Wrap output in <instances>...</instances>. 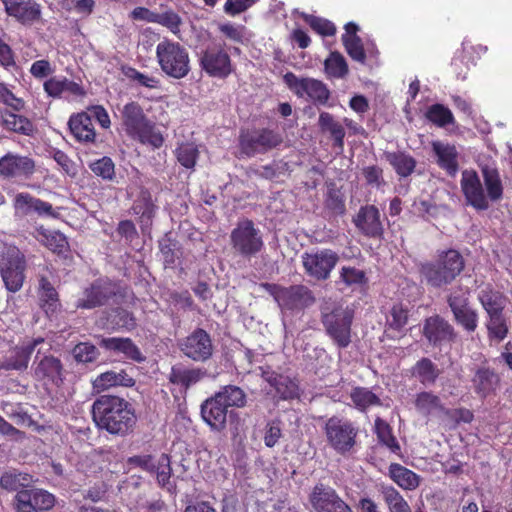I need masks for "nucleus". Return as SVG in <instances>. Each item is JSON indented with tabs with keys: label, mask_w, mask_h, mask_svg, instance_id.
<instances>
[{
	"label": "nucleus",
	"mask_w": 512,
	"mask_h": 512,
	"mask_svg": "<svg viewBox=\"0 0 512 512\" xmlns=\"http://www.w3.org/2000/svg\"><path fill=\"white\" fill-rule=\"evenodd\" d=\"M39 240L51 251L63 254L67 251L68 242L64 234L59 231L40 230Z\"/></svg>",
	"instance_id": "51"
},
{
	"label": "nucleus",
	"mask_w": 512,
	"mask_h": 512,
	"mask_svg": "<svg viewBox=\"0 0 512 512\" xmlns=\"http://www.w3.org/2000/svg\"><path fill=\"white\" fill-rule=\"evenodd\" d=\"M422 335L434 347H442L456 341L458 333L444 317L435 314L424 320Z\"/></svg>",
	"instance_id": "14"
},
{
	"label": "nucleus",
	"mask_w": 512,
	"mask_h": 512,
	"mask_svg": "<svg viewBox=\"0 0 512 512\" xmlns=\"http://www.w3.org/2000/svg\"><path fill=\"white\" fill-rule=\"evenodd\" d=\"M318 125L323 133H328L333 140V147L339 151L344 149V138L346 135L343 125L335 120L329 112H321Z\"/></svg>",
	"instance_id": "33"
},
{
	"label": "nucleus",
	"mask_w": 512,
	"mask_h": 512,
	"mask_svg": "<svg viewBox=\"0 0 512 512\" xmlns=\"http://www.w3.org/2000/svg\"><path fill=\"white\" fill-rule=\"evenodd\" d=\"M261 286L273 297L281 310L299 312L316 301L313 292L302 284L285 287L278 284L262 283Z\"/></svg>",
	"instance_id": "8"
},
{
	"label": "nucleus",
	"mask_w": 512,
	"mask_h": 512,
	"mask_svg": "<svg viewBox=\"0 0 512 512\" xmlns=\"http://www.w3.org/2000/svg\"><path fill=\"white\" fill-rule=\"evenodd\" d=\"M425 118L439 128H444L456 123L452 111L441 103L430 105L425 112Z\"/></svg>",
	"instance_id": "46"
},
{
	"label": "nucleus",
	"mask_w": 512,
	"mask_h": 512,
	"mask_svg": "<svg viewBox=\"0 0 512 512\" xmlns=\"http://www.w3.org/2000/svg\"><path fill=\"white\" fill-rule=\"evenodd\" d=\"M345 33L341 36L342 44L349 57L360 63H366V52L362 39L357 35L359 26L354 22H348L344 26Z\"/></svg>",
	"instance_id": "27"
},
{
	"label": "nucleus",
	"mask_w": 512,
	"mask_h": 512,
	"mask_svg": "<svg viewBox=\"0 0 512 512\" xmlns=\"http://www.w3.org/2000/svg\"><path fill=\"white\" fill-rule=\"evenodd\" d=\"M120 287L107 278H99L86 287L76 301L78 309H95L116 302Z\"/></svg>",
	"instance_id": "9"
},
{
	"label": "nucleus",
	"mask_w": 512,
	"mask_h": 512,
	"mask_svg": "<svg viewBox=\"0 0 512 512\" xmlns=\"http://www.w3.org/2000/svg\"><path fill=\"white\" fill-rule=\"evenodd\" d=\"M155 23L168 28L173 34H178L182 19L174 11L168 10L163 13H156Z\"/></svg>",
	"instance_id": "60"
},
{
	"label": "nucleus",
	"mask_w": 512,
	"mask_h": 512,
	"mask_svg": "<svg viewBox=\"0 0 512 512\" xmlns=\"http://www.w3.org/2000/svg\"><path fill=\"white\" fill-rule=\"evenodd\" d=\"M303 19L313 31L321 36H334L337 32L335 24L328 19L309 14L304 15Z\"/></svg>",
	"instance_id": "55"
},
{
	"label": "nucleus",
	"mask_w": 512,
	"mask_h": 512,
	"mask_svg": "<svg viewBox=\"0 0 512 512\" xmlns=\"http://www.w3.org/2000/svg\"><path fill=\"white\" fill-rule=\"evenodd\" d=\"M111 324L117 328L132 330L136 327V320L133 314L125 309L117 308L111 315Z\"/></svg>",
	"instance_id": "63"
},
{
	"label": "nucleus",
	"mask_w": 512,
	"mask_h": 512,
	"mask_svg": "<svg viewBox=\"0 0 512 512\" xmlns=\"http://www.w3.org/2000/svg\"><path fill=\"white\" fill-rule=\"evenodd\" d=\"M9 16L15 17L23 25H31L40 19L41 9L33 0H2Z\"/></svg>",
	"instance_id": "22"
},
{
	"label": "nucleus",
	"mask_w": 512,
	"mask_h": 512,
	"mask_svg": "<svg viewBox=\"0 0 512 512\" xmlns=\"http://www.w3.org/2000/svg\"><path fill=\"white\" fill-rule=\"evenodd\" d=\"M120 114L122 126L129 136L155 148L163 144L162 135L155 131L153 123L145 116L137 102L124 105Z\"/></svg>",
	"instance_id": "5"
},
{
	"label": "nucleus",
	"mask_w": 512,
	"mask_h": 512,
	"mask_svg": "<svg viewBox=\"0 0 512 512\" xmlns=\"http://www.w3.org/2000/svg\"><path fill=\"white\" fill-rule=\"evenodd\" d=\"M323 431L329 447L337 454L347 456L354 451L359 431L351 420L334 415L326 420Z\"/></svg>",
	"instance_id": "7"
},
{
	"label": "nucleus",
	"mask_w": 512,
	"mask_h": 512,
	"mask_svg": "<svg viewBox=\"0 0 512 512\" xmlns=\"http://www.w3.org/2000/svg\"><path fill=\"white\" fill-rule=\"evenodd\" d=\"M92 418L100 430L124 437L130 434L137 422L131 403L115 395H101L93 402Z\"/></svg>",
	"instance_id": "1"
},
{
	"label": "nucleus",
	"mask_w": 512,
	"mask_h": 512,
	"mask_svg": "<svg viewBox=\"0 0 512 512\" xmlns=\"http://www.w3.org/2000/svg\"><path fill=\"white\" fill-rule=\"evenodd\" d=\"M159 248L165 265H174L178 258V243L166 235L159 241Z\"/></svg>",
	"instance_id": "61"
},
{
	"label": "nucleus",
	"mask_w": 512,
	"mask_h": 512,
	"mask_svg": "<svg viewBox=\"0 0 512 512\" xmlns=\"http://www.w3.org/2000/svg\"><path fill=\"white\" fill-rule=\"evenodd\" d=\"M286 86L297 96L307 95L311 100L320 105H325L330 97V91L326 84L313 78H298L293 72L283 75Z\"/></svg>",
	"instance_id": "11"
},
{
	"label": "nucleus",
	"mask_w": 512,
	"mask_h": 512,
	"mask_svg": "<svg viewBox=\"0 0 512 512\" xmlns=\"http://www.w3.org/2000/svg\"><path fill=\"white\" fill-rule=\"evenodd\" d=\"M35 171V162L27 156L7 153L0 158V175L8 178L29 177Z\"/></svg>",
	"instance_id": "20"
},
{
	"label": "nucleus",
	"mask_w": 512,
	"mask_h": 512,
	"mask_svg": "<svg viewBox=\"0 0 512 512\" xmlns=\"http://www.w3.org/2000/svg\"><path fill=\"white\" fill-rule=\"evenodd\" d=\"M39 295L42 308L47 316L51 317L60 306L58 293L49 280L43 276L39 279Z\"/></svg>",
	"instance_id": "45"
},
{
	"label": "nucleus",
	"mask_w": 512,
	"mask_h": 512,
	"mask_svg": "<svg viewBox=\"0 0 512 512\" xmlns=\"http://www.w3.org/2000/svg\"><path fill=\"white\" fill-rule=\"evenodd\" d=\"M375 433L378 441L388 447L392 452L400 450V445L393 435L392 428L385 420L381 418L375 420Z\"/></svg>",
	"instance_id": "52"
},
{
	"label": "nucleus",
	"mask_w": 512,
	"mask_h": 512,
	"mask_svg": "<svg viewBox=\"0 0 512 512\" xmlns=\"http://www.w3.org/2000/svg\"><path fill=\"white\" fill-rule=\"evenodd\" d=\"M215 395L229 407H243L246 403V394L238 386L226 385L216 392Z\"/></svg>",
	"instance_id": "50"
},
{
	"label": "nucleus",
	"mask_w": 512,
	"mask_h": 512,
	"mask_svg": "<svg viewBox=\"0 0 512 512\" xmlns=\"http://www.w3.org/2000/svg\"><path fill=\"white\" fill-rule=\"evenodd\" d=\"M206 375V370L201 368L187 369L182 366H173L169 380L173 384L181 385L185 389L196 384Z\"/></svg>",
	"instance_id": "42"
},
{
	"label": "nucleus",
	"mask_w": 512,
	"mask_h": 512,
	"mask_svg": "<svg viewBox=\"0 0 512 512\" xmlns=\"http://www.w3.org/2000/svg\"><path fill=\"white\" fill-rule=\"evenodd\" d=\"M350 398L355 408L361 412H365L372 406H380L381 399L373 393L369 388L357 386L350 392Z\"/></svg>",
	"instance_id": "47"
},
{
	"label": "nucleus",
	"mask_w": 512,
	"mask_h": 512,
	"mask_svg": "<svg viewBox=\"0 0 512 512\" xmlns=\"http://www.w3.org/2000/svg\"><path fill=\"white\" fill-rule=\"evenodd\" d=\"M384 156L399 177L407 178L414 173L417 161L407 152H385Z\"/></svg>",
	"instance_id": "37"
},
{
	"label": "nucleus",
	"mask_w": 512,
	"mask_h": 512,
	"mask_svg": "<svg viewBox=\"0 0 512 512\" xmlns=\"http://www.w3.org/2000/svg\"><path fill=\"white\" fill-rule=\"evenodd\" d=\"M56 503L55 496L40 488L18 491L13 498L15 512H43L51 510Z\"/></svg>",
	"instance_id": "12"
},
{
	"label": "nucleus",
	"mask_w": 512,
	"mask_h": 512,
	"mask_svg": "<svg viewBox=\"0 0 512 512\" xmlns=\"http://www.w3.org/2000/svg\"><path fill=\"white\" fill-rule=\"evenodd\" d=\"M455 322L468 333L474 332L478 327V314L470 306L452 312Z\"/></svg>",
	"instance_id": "54"
},
{
	"label": "nucleus",
	"mask_w": 512,
	"mask_h": 512,
	"mask_svg": "<svg viewBox=\"0 0 512 512\" xmlns=\"http://www.w3.org/2000/svg\"><path fill=\"white\" fill-rule=\"evenodd\" d=\"M14 208L16 213L22 216H28L32 213H36L39 216H57L50 203L36 198L29 193L17 194L14 199Z\"/></svg>",
	"instance_id": "26"
},
{
	"label": "nucleus",
	"mask_w": 512,
	"mask_h": 512,
	"mask_svg": "<svg viewBox=\"0 0 512 512\" xmlns=\"http://www.w3.org/2000/svg\"><path fill=\"white\" fill-rule=\"evenodd\" d=\"M339 282L351 291H366L369 278L364 270L354 266H343L339 271Z\"/></svg>",
	"instance_id": "35"
},
{
	"label": "nucleus",
	"mask_w": 512,
	"mask_h": 512,
	"mask_svg": "<svg viewBox=\"0 0 512 512\" xmlns=\"http://www.w3.org/2000/svg\"><path fill=\"white\" fill-rule=\"evenodd\" d=\"M478 300L488 316L502 313L505 307V296L492 285L487 284L478 294Z\"/></svg>",
	"instance_id": "39"
},
{
	"label": "nucleus",
	"mask_w": 512,
	"mask_h": 512,
	"mask_svg": "<svg viewBox=\"0 0 512 512\" xmlns=\"http://www.w3.org/2000/svg\"><path fill=\"white\" fill-rule=\"evenodd\" d=\"M134 384V379L125 370L104 372L93 381L94 388L98 390H106L114 386L132 387Z\"/></svg>",
	"instance_id": "41"
},
{
	"label": "nucleus",
	"mask_w": 512,
	"mask_h": 512,
	"mask_svg": "<svg viewBox=\"0 0 512 512\" xmlns=\"http://www.w3.org/2000/svg\"><path fill=\"white\" fill-rule=\"evenodd\" d=\"M339 257L330 249H323L314 253H304L302 263L306 274L316 280H326L336 266Z\"/></svg>",
	"instance_id": "15"
},
{
	"label": "nucleus",
	"mask_w": 512,
	"mask_h": 512,
	"mask_svg": "<svg viewBox=\"0 0 512 512\" xmlns=\"http://www.w3.org/2000/svg\"><path fill=\"white\" fill-rule=\"evenodd\" d=\"M481 174L487 195H485L483 185L475 170H464L460 185L466 204L478 211H485L490 206L489 201L498 202L502 199L504 187L496 167L482 166Z\"/></svg>",
	"instance_id": "2"
},
{
	"label": "nucleus",
	"mask_w": 512,
	"mask_h": 512,
	"mask_svg": "<svg viewBox=\"0 0 512 512\" xmlns=\"http://www.w3.org/2000/svg\"><path fill=\"white\" fill-rule=\"evenodd\" d=\"M92 172L104 180H112L115 175L114 163L109 157H102L90 164Z\"/></svg>",
	"instance_id": "62"
},
{
	"label": "nucleus",
	"mask_w": 512,
	"mask_h": 512,
	"mask_svg": "<svg viewBox=\"0 0 512 512\" xmlns=\"http://www.w3.org/2000/svg\"><path fill=\"white\" fill-rule=\"evenodd\" d=\"M157 476L158 484L166 486L169 484L170 477L172 474L170 458L167 454H162L157 463H155V472Z\"/></svg>",
	"instance_id": "64"
},
{
	"label": "nucleus",
	"mask_w": 512,
	"mask_h": 512,
	"mask_svg": "<svg viewBox=\"0 0 512 512\" xmlns=\"http://www.w3.org/2000/svg\"><path fill=\"white\" fill-rule=\"evenodd\" d=\"M227 411L228 408L215 394L201 404L202 419L214 431L220 432L226 427Z\"/></svg>",
	"instance_id": "23"
},
{
	"label": "nucleus",
	"mask_w": 512,
	"mask_h": 512,
	"mask_svg": "<svg viewBox=\"0 0 512 512\" xmlns=\"http://www.w3.org/2000/svg\"><path fill=\"white\" fill-rule=\"evenodd\" d=\"M465 259L453 248L438 251L436 257L419 265V274L427 286L442 289L451 285L464 271Z\"/></svg>",
	"instance_id": "3"
},
{
	"label": "nucleus",
	"mask_w": 512,
	"mask_h": 512,
	"mask_svg": "<svg viewBox=\"0 0 512 512\" xmlns=\"http://www.w3.org/2000/svg\"><path fill=\"white\" fill-rule=\"evenodd\" d=\"M183 354L193 361H206L213 353V344L210 335L201 328L195 329L190 335L179 342Z\"/></svg>",
	"instance_id": "16"
},
{
	"label": "nucleus",
	"mask_w": 512,
	"mask_h": 512,
	"mask_svg": "<svg viewBox=\"0 0 512 512\" xmlns=\"http://www.w3.org/2000/svg\"><path fill=\"white\" fill-rule=\"evenodd\" d=\"M324 69L329 78L342 79L349 73L348 64L344 56L338 51L331 52L325 59Z\"/></svg>",
	"instance_id": "48"
},
{
	"label": "nucleus",
	"mask_w": 512,
	"mask_h": 512,
	"mask_svg": "<svg viewBox=\"0 0 512 512\" xmlns=\"http://www.w3.org/2000/svg\"><path fill=\"white\" fill-rule=\"evenodd\" d=\"M231 239L234 248L242 255L248 256L256 251V232L251 220L239 222L232 231Z\"/></svg>",
	"instance_id": "25"
},
{
	"label": "nucleus",
	"mask_w": 512,
	"mask_h": 512,
	"mask_svg": "<svg viewBox=\"0 0 512 512\" xmlns=\"http://www.w3.org/2000/svg\"><path fill=\"white\" fill-rule=\"evenodd\" d=\"M474 392L481 398L494 394L500 385L498 373L489 366L477 367L471 379Z\"/></svg>",
	"instance_id": "24"
},
{
	"label": "nucleus",
	"mask_w": 512,
	"mask_h": 512,
	"mask_svg": "<svg viewBox=\"0 0 512 512\" xmlns=\"http://www.w3.org/2000/svg\"><path fill=\"white\" fill-rule=\"evenodd\" d=\"M0 115L5 129L23 135L33 133L34 125L27 117L15 114L7 109L1 110Z\"/></svg>",
	"instance_id": "44"
},
{
	"label": "nucleus",
	"mask_w": 512,
	"mask_h": 512,
	"mask_svg": "<svg viewBox=\"0 0 512 512\" xmlns=\"http://www.w3.org/2000/svg\"><path fill=\"white\" fill-rule=\"evenodd\" d=\"M68 126L71 134L79 142H94L95 131L92 119L86 112H81L72 115L68 121Z\"/></svg>",
	"instance_id": "32"
},
{
	"label": "nucleus",
	"mask_w": 512,
	"mask_h": 512,
	"mask_svg": "<svg viewBox=\"0 0 512 512\" xmlns=\"http://www.w3.org/2000/svg\"><path fill=\"white\" fill-rule=\"evenodd\" d=\"M409 320V309L403 303H394L386 316L388 329L400 332L407 325Z\"/></svg>",
	"instance_id": "49"
},
{
	"label": "nucleus",
	"mask_w": 512,
	"mask_h": 512,
	"mask_svg": "<svg viewBox=\"0 0 512 512\" xmlns=\"http://www.w3.org/2000/svg\"><path fill=\"white\" fill-rule=\"evenodd\" d=\"M388 475L400 488L409 491L417 489L421 481L418 474L399 463L389 465Z\"/></svg>",
	"instance_id": "34"
},
{
	"label": "nucleus",
	"mask_w": 512,
	"mask_h": 512,
	"mask_svg": "<svg viewBox=\"0 0 512 512\" xmlns=\"http://www.w3.org/2000/svg\"><path fill=\"white\" fill-rule=\"evenodd\" d=\"M309 502L315 512H353L337 491L324 483H317L312 488Z\"/></svg>",
	"instance_id": "13"
},
{
	"label": "nucleus",
	"mask_w": 512,
	"mask_h": 512,
	"mask_svg": "<svg viewBox=\"0 0 512 512\" xmlns=\"http://www.w3.org/2000/svg\"><path fill=\"white\" fill-rule=\"evenodd\" d=\"M382 494L390 512H411V508L407 501L394 487H384Z\"/></svg>",
	"instance_id": "53"
},
{
	"label": "nucleus",
	"mask_w": 512,
	"mask_h": 512,
	"mask_svg": "<svg viewBox=\"0 0 512 512\" xmlns=\"http://www.w3.org/2000/svg\"><path fill=\"white\" fill-rule=\"evenodd\" d=\"M354 310L340 303H326L321 307V323L326 334L339 348L351 343V327Z\"/></svg>",
	"instance_id": "4"
},
{
	"label": "nucleus",
	"mask_w": 512,
	"mask_h": 512,
	"mask_svg": "<svg viewBox=\"0 0 512 512\" xmlns=\"http://www.w3.org/2000/svg\"><path fill=\"white\" fill-rule=\"evenodd\" d=\"M199 61L201 68L212 77L223 78L231 72L230 57L219 46H208Z\"/></svg>",
	"instance_id": "18"
},
{
	"label": "nucleus",
	"mask_w": 512,
	"mask_h": 512,
	"mask_svg": "<svg viewBox=\"0 0 512 512\" xmlns=\"http://www.w3.org/2000/svg\"><path fill=\"white\" fill-rule=\"evenodd\" d=\"M178 162L185 168H193L199 156V151L194 143H182L175 151Z\"/></svg>",
	"instance_id": "58"
},
{
	"label": "nucleus",
	"mask_w": 512,
	"mask_h": 512,
	"mask_svg": "<svg viewBox=\"0 0 512 512\" xmlns=\"http://www.w3.org/2000/svg\"><path fill=\"white\" fill-rule=\"evenodd\" d=\"M411 375L423 385H432L439 377L440 370L431 359L423 357L412 366Z\"/></svg>",
	"instance_id": "43"
},
{
	"label": "nucleus",
	"mask_w": 512,
	"mask_h": 512,
	"mask_svg": "<svg viewBox=\"0 0 512 512\" xmlns=\"http://www.w3.org/2000/svg\"><path fill=\"white\" fill-rule=\"evenodd\" d=\"M41 353V348L37 350V355ZM38 356L34 361V376L37 380L49 381L59 385L63 382V365L57 357L45 355L39 361Z\"/></svg>",
	"instance_id": "21"
},
{
	"label": "nucleus",
	"mask_w": 512,
	"mask_h": 512,
	"mask_svg": "<svg viewBox=\"0 0 512 512\" xmlns=\"http://www.w3.org/2000/svg\"><path fill=\"white\" fill-rule=\"evenodd\" d=\"M72 355L78 363H92L99 358L100 351L89 342H80L73 348Z\"/></svg>",
	"instance_id": "57"
},
{
	"label": "nucleus",
	"mask_w": 512,
	"mask_h": 512,
	"mask_svg": "<svg viewBox=\"0 0 512 512\" xmlns=\"http://www.w3.org/2000/svg\"><path fill=\"white\" fill-rule=\"evenodd\" d=\"M361 234L369 238H382L384 228L379 209L375 205L361 206L353 219Z\"/></svg>",
	"instance_id": "19"
},
{
	"label": "nucleus",
	"mask_w": 512,
	"mask_h": 512,
	"mask_svg": "<svg viewBox=\"0 0 512 512\" xmlns=\"http://www.w3.org/2000/svg\"><path fill=\"white\" fill-rule=\"evenodd\" d=\"M33 483L34 478L31 474L15 468L3 471L0 476V487L7 492L29 490Z\"/></svg>",
	"instance_id": "31"
},
{
	"label": "nucleus",
	"mask_w": 512,
	"mask_h": 512,
	"mask_svg": "<svg viewBox=\"0 0 512 512\" xmlns=\"http://www.w3.org/2000/svg\"><path fill=\"white\" fill-rule=\"evenodd\" d=\"M488 336L498 342L502 341L508 334V325L502 313L489 316L487 322Z\"/></svg>",
	"instance_id": "56"
},
{
	"label": "nucleus",
	"mask_w": 512,
	"mask_h": 512,
	"mask_svg": "<svg viewBox=\"0 0 512 512\" xmlns=\"http://www.w3.org/2000/svg\"><path fill=\"white\" fill-rule=\"evenodd\" d=\"M282 142L283 137L277 130L264 128L258 131V152L276 148Z\"/></svg>",
	"instance_id": "59"
},
{
	"label": "nucleus",
	"mask_w": 512,
	"mask_h": 512,
	"mask_svg": "<svg viewBox=\"0 0 512 512\" xmlns=\"http://www.w3.org/2000/svg\"><path fill=\"white\" fill-rule=\"evenodd\" d=\"M44 90L53 98L61 97L64 93L77 96L83 94V89L78 83L61 76H54L45 81Z\"/></svg>",
	"instance_id": "38"
},
{
	"label": "nucleus",
	"mask_w": 512,
	"mask_h": 512,
	"mask_svg": "<svg viewBox=\"0 0 512 512\" xmlns=\"http://www.w3.org/2000/svg\"><path fill=\"white\" fill-rule=\"evenodd\" d=\"M26 261L16 247H9L0 253V275L7 291L21 290L25 280Z\"/></svg>",
	"instance_id": "10"
},
{
	"label": "nucleus",
	"mask_w": 512,
	"mask_h": 512,
	"mask_svg": "<svg viewBox=\"0 0 512 512\" xmlns=\"http://www.w3.org/2000/svg\"><path fill=\"white\" fill-rule=\"evenodd\" d=\"M44 339L38 337L32 341L23 343L20 347H16L14 355L7 358L1 365L5 370H24L28 367V363L35 349L44 344Z\"/></svg>",
	"instance_id": "30"
},
{
	"label": "nucleus",
	"mask_w": 512,
	"mask_h": 512,
	"mask_svg": "<svg viewBox=\"0 0 512 512\" xmlns=\"http://www.w3.org/2000/svg\"><path fill=\"white\" fill-rule=\"evenodd\" d=\"M262 377L270 386L268 393L277 401L300 399L302 390L297 379L275 372L270 373L265 371L262 372Z\"/></svg>",
	"instance_id": "17"
},
{
	"label": "nucleus",
	"mask_w": 512,
	"mask_h": 512,
	"mask_svg": "<svg viewBox=\"0 0 512 512\" xmlns=\"http://www.w3.org/2000/svg\"><path fill=\"white\" fill-rule=\"evenodd\" d=\"M432 150L437 157V165L448 175L455 176L459 170V153L456 146L441 141H433Z\"/></svg>",
	"instance_id": "29"
},
{
	"label": "nucleus",
	"mask_w": 512,
	"mask_h": 512,
	"mask_svg": "<svg viewBox=\"0 0 512 512\" xmlns=\"http://www.w3.org/2000/svg\"><path fill=\"white\" fill-rule=\"evenodd\" d=\"M156 57L162 72L171 78L182 79L191 70L189 52L178 42L168 39L159 42Z\"/></svg>",
	"instance_id": "6"
},
{
	"label": "nucleus",
	"mask_w": 512,
	"mask_h": 512,
	"mask_svg": "<svg viewBox=\"0 0 512 512\" xmlns=\"http://www.w3.org/2000/svg\"><path fill=\"white\" fill-rule=\"evenodd\" d=\"M100 347L106 350L121 353L126 358L135 362L141 363L145 361V356L142 354L138 346L130 338L123 337H101L98 342Z\"/></svg>",
	"instance_id": "28"
},
{
	"label": "nucleus",
	"mask_w": 512,
	"mask_h": 512,
	"mask_svg": "<svg viewBox=\"0 0 512 512\" xmlns=\"http://www.w3.org/2000/svg\"><path fill=\"white\" fill-rule=\"evenodd\" d=\"M131 209L135 215L140 217V221L143 225L148 226L151 224L156 206L154 205L152 195L147 188H139L137 197L134 200Z\"/></svg>",
	"instance_id": "36"
},
{
	"label": "nucleus",
	"mask_w": 512,
	"mask_h": 512,
	"mask_svg": "<svg viewBox=\"0 0 512 512\" xmlns=\"http://www.w3.org/2000/svg\"><path fill=\"white\" fill-rule=\"evenodd\" d=\"M414 405L420 414L427 417L434 414L444 415L446 408L440 397L431 391H422L417 393L415 396Z\"/></svg>",
	"instance_id": "40"
}]
</instances>
